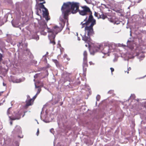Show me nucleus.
Returning a JSON list of instances; mask_svg holds the SVG:
<instances>
[{"mask_svg":"<svg viewBox=\"0 0 146 146\" xmlns=\"http://www.w3.org/2000/svg\"><path fill=\"white\" fill-rule=\"evenodd\" d=\"M108 46H110V49L111 51L112 49L114 48L115 47V45L113 43H110L109 44Z\"/></svg>","mask_w":146,"mask_h":146,"instance_id":"nucleus-22","label":"nucleus"},{"mask_svg":"<svg viewBox=\"0 0 146 146\" xmlns=\"http://www.w3.org/2000/svg\"><path fill=\"white\" fill-rule=\"evenodd\" d=\"M7 38L6 40V41L8 43H10L11 44L13 45L15 44V42L12 40V38L13 35H11L7 34Z\"/></svg>","mask_w":146,"mask_h":146,"instance_id":"nucleus-12","label":"nucleus"},{"mask_svg":"<svg viewBox=\"0 0 146 146\" xmlns=\"http://www.w3.org/2000/svg\"><path fill=\"white\" fill-rule=\"evenodd\" d=\"M39 24L40 25V29L42 31V33L44 30L47 27L46 23L45 21L41 20L39 22Z\"/></svg>","mask_w":146,"mask_h":146,"instance_id":"nucleus-8","label":"nucleus"},{"mask_svg":"<svg viewBox=\"0 0 146 146\" xmlns=\"http://www.w3.org/2000/svg\"><path fill=\"white\" fill-rule=\"evenodd\" d=\"M137 0V3H139L142 0Z\"/></svg>","mask_w":146,"mask_h":146,"instance_id":"nucleus-48","label":"nucleus"},{"mask_svg":"<svg viewBox=\"0 0 146 146\" xmlns=\"http://www.w3.org/2000/svg\"><path fill=\"white\" fill-rule=\"evenodd\" d=\"M83 74L84 76H86V67H83Z\"/></svg>","mask_w":146,"mask_h":146,"instance_id":"nucleus-24","label":"nucleus"},{"mask_svg":"<svg viewBox=\"0 0 146 146\" xmlns=\"http://www.w3.org/2000/svg\"><path fill=\"white\" fill-rule=\"evenodd\" d=\"M91 25H90L88 26H86L84 29V31L86 34H87V35L92 36L94 34V32L93 29V26Z\"/></svg>","mask_w":146,"mask_h":146,"instance_id":"nucleus-6","label":"nucleus"},{"mask_svg":"<svg viewBox=\"0 0 146 146\" xmlns=\"http://www.w3.org/2000/svg\"><path fill=\"white\" fill-rule=\"evenodd\" d=\"M23 80H22L21 79H19V81L18 82H21L22 81H23L25 80V78H23Z\"/></svg>","mask_w":146,"mask_h":146,"instance_id":"nucleus-40","label":"nucleus"},{"mask_svg":"<svg viewBox=\"0 0 146 146\" xmlns=\"http://www.w3.org/2000/svg\"><path fill=\"white\" fill-rule=\"evenodd\" d=\"M83 55L84 56L83 59H84L85 60L87 59V52L86 51H84L83 53Z\"/></svg>","mask_w":146,"mask_h":146,"instance_id":"nucleus-23","label":"nucleus"},{"mask_svg":"<svg viewBox=\"0 0 146 146\" xmlns=\"http://www.w3.org/2000/svg\"><path fill=\"white\" fill-rule=\"evenodd\" d=\"M43 121H44V122H46V123H47V122H48V121H45V120H43Z\"/></svg>","mask_w":146,"mask_h":146,"instance_id":"nucleus-58","label":"nucleus"},{"mask_svg":"<svg viewBox=\"0 0 146 146\" xmlns=\"http://www.w3.org/2000/svg\"><path fill=\"white\" fill-rule=\"evenodd\" d=\"M88 66L87 59L85 60L84 59H83V67H86V68L88 67Z\"/></svg>","mask_w":146,"mask_h":146,"instance_id":"nucleus-21","label":"nucleus"},{"mask_svg":"<svg viewBox=\"0 0 146 146\" xmlns=\"http://www.w3.org/2000/svg\"><path fill=\"white\" fill-rule=\"evenodd\" d=\"M11 107H10L7 110V114L8 115H9L10 114H11V111H10V109H11Z\"/></svg>","mask_w":146,"mask_h":146,"instance_id":"nucleus-27","label":"nucleus"},{"mask_svg":"<svg viewBox=\"0 0 146 146\" xmlns=\"http://www.w3.org/2000/svg\"><path fill=\"white\" fill-rule=\"evenodd\" d=\"M10 123V124H11V125H12V122L11 121Z\"/></svg>","mask_w":146,"mask_h":146,"instance_id":"nucleus-64","label":"nucleus"},{"mask_svg":"<svg viewBox=\"0 0 146 146\" xmlns=\"http://www.w3.org/2000/svg\"><path fill=\"white\" fill-rule=\"evenodd\" d=\"M97 15H98V13H96V12H95V13H94V15L96 17H97Z\"/></svg>","mask_w":146,"mask_h":146,"instance_id":"nucleus-47","label":"nucleus"},{"mask_svg":"<svg viewBox=\"0 0 146 146\" xmlns=\"http://www.w3.org/2000/svg\"><path fill=\"white\" fill-rule=\"evenodd\" d=\"M113 92L114 91L113 90H110L108 92V93L111 94L113 93Z\"/></svg>","mask_w":146,"mask_h":146,"instance_id":"nucleus-36","label":"nucleus"},{"mask_svg":"<svg viewBox=\"0 0 146 146\" xmlns=\"http://www.w3.org/2000/svg\"><path fill=\"white\" fill-rule=\"evenodd\" d=\"M34 63L35 64H36L37 63V61H36L34 60Z\"/></svg>","mask_w":146,"mask_h":146,"instance_id":"nucleus-52","label":"nucleus"},{"mask_svg":"<svg viewBox=\"0 0 146 146\" xmlns=\"http://www.w3.org/2000/svg\"><path fill=\"white\" fill-rule=\"evenodd\" d=\"M64 23H63L62 25L60 24V26H55L52 29L47 27V32L49 33L48 37L50 38L54 39L56 35L62 30L64 27Z\"/></svg>","mask_w":146,"mask_h":146,"instance_id":"nucleus-2","label":"nucleus"},{"mask_svg":"<svg viewBox=\"0 0 146 146\" xmlns=\"http://www.w3.org/2000/svg\"><path fill=\"white\" fill-rule=\"evenodd\" d=\"M141 57L143 58H144V56L143 55L142 56H141Z\"/></svg>","mask_w":146,"mask_h":146,"instance_id":"nucleus-61","label":"nucleus"},{"mask_svg":"<svg viewBox=\"0 0 146 146\" xmlns=\"http://www.w3.org/2000/svg\"><path fill=\"white\" fill-rule=\"evenodd\" d=\"M113 10L117 13L120 14H121L123 11L120 8H119L117 9L116 7L114 8L113 9Z\"/></svg>","mask_w":146,"mask_h":146,"instance_id":"nucleus-16","label":"nucleus"},{"mask_svg":"<svg viewBox=\"0 0 146 146\" xmlns=\"http://www.w3.org/2000/svg\"><path fill=\"white\" fill-rule=\"evenodd\" d=\"M13 132L16 134H20L22 133L21 127L19 126L16 125L13 131Z\"/></svg>","mask_w":146,"mask_h":146,"instance_id":"nucleus-13","label":"nucleus"},{"mask_svg":"<svg viewBox=\"0 0 146 146\" xmlns=\"http://www.w3.org/2000/svg\"><path fill=\"white\" fill-rule=\"evenodd\" d=\"M80 3L78 2H68L64 3L61 10L64 19H67L70 13L75 14L78 12Z\"/></svg>","mask_w":146,"mask_h":146,"instance_id":"nucleus-1","label":"nucleus"},{"mask_svg":"<svg viewBox=\"0 0 146 146\" xmlns=\"http://www.w3.org/2000/svg\"><path fill=\"white\" fill-rule=\"evenodd\" d=\"M38 95V94H36V95L33 97L32 99L34 100H35L36 98Z\"/></svg>","mask_w":146,"mask_h":146,"instance_id":"nucleus-39","label":"nucleus"},{"mask_svg":"<svg viewBox=\"0 0 146 146\" xmlns=\"http://www.w3.org/2000/svg\"><path fill=\"white\" fill-rule=\"evenodd\" d=\"M100 98V96L99 95H98L96 97V99L97 101H99Z\"/></svg>","mask_w":146,"mask_h":146,"instance_id":"nucleus-31","label":"nucleus"},{"mask_svg":"<svg viewBox=\"0 0 146 146\" xmlns=\"http://www.w3.org/2000/svg\"><path fill=\"white\" fill-rule=\"evenodd\" d=\"M16 10L19 12H20V3H16Z\"/></svg>","mask_w":146,"mask_h":146,"instance_id":"nucleus-19","label":"nucleus"},{"mask_svg":"<svg viewBox=\"0 0 146 146\" xmlns=\"http://www.w3.org/2000/svg\"><path fill=\"white\" fill-rule=\"evenodd\" d=\"M49 39H50V43H52L53 45H54L55 44V42L54 40H53L52 41H51V39H53V38H49Z\"/></svg>","mask_w":146,"mask_h":146,"instance_id":"nucleus-30","label":"nucleus"},{"mask_svg":"<svg viewBox=\"0 0 146 146\" xmlns=\"http://www.w3.org/2000/svg\"><path fill=\"white\" fill-rule=\"evenodd\" d=\"M92 12L90 13L89 15V16L88 19L87 20V17H86V18L84 20V22L86 21L87 24L90 25H91L92 24V26H94V25L96 24V21L95 19H94L93 16L92 15Z\"/></svg>","mask_w":146,"mask_h":146,"instance_id":"nucleus-5","label":"nucleus"},{"mask_svg":"<svg viewBox=\"0 0 146 146\" xmlns=\"http://www.w3.org/2000/svg\"><path fill=\"white\" fill-rule=\"evenodd\" d=\"M38 74H35L34 76V78H36L37 77H38Z\"/></svg>","mask_w":146,"mask_h":146,"instance_id":"nucleus-43","label":"nucleus"},{"mask_svg":"<svg viewBox=\"0 0 146 146\" xmlns=\"http://www.w3.org/2000/svg\"><path fill=\"white\" fill-rule=\"evenodd\" d=\"M30 96L29 95H27V98H30Z\"/></svg>","mask_w":146,"mask_h":146,"instance_id":"nucleus-57","label":"nucleus"},{"mask_svg":"<svg viewBox=\"0 0 146 146\" xmlns=\"http://www.w3.org/2000/svg\"><path fill=\"white\" fill-rule=\"evenodd\" d=\"M22 113L20 111H18L15 114V116L11 117L9 116V117L10 119L12 120H15L16 119H19L20 118Z\"/></svg>","mask_w":146,"mask_h":146,"instance_id":"nucleus-9","label":"nucleus"},{"mask_svg":"<svg viewBox=\"0 0 146 146\" xmlns=\"http://www.w3.org/2000/svg\"><path fill=\"white\" fill-rule=\"evenodd\" d=\"M63 104V103L62 102H61L60 105L62 106V104Z\"/></svg>","mask_w":146,"mask_h":146,"instance_id":"nucleus-56","label":"nucleus"},{"mask_svg":"<svg viewBox=\"0 0 146 146\" xmlns=\"http://www.w3.org/2000/svg\"><path fill=\"white\" fill-rule=\"evenodd\" d=\"M41 9H44L42 10L43 15L46 20L47 21L50 20V18L48 16L49 13L48 10L46 7H45L44 5L42 4H38V7H37V10H39L41 11Z\"/></svg>","mask_w":146,"mask_h":146,"instance_id":"nucleus-3","label":"nucleus"},{"mask_svg":"<svg viewBox=\"0 0 146 146\" xmlns=\"http://www.w3.org/2000/svg\"><path fill=\"white\" fill-rule=\"evenodd\" d=\"M53 130H54V129H50V132L51 133H52V131H53Z\"/></svg>","mask_w":146,"mask_h":146,"instance_id":"nucleus-46","label":"nucleus"},{"mask_svg":"<svg viewBox=\"0 0 146 146\" xmlns=\"http://www.w3.org/2000/svg\"><path fill=\"white\" fill-rule=\"evenodd\" d=\"M41 90V88H38L37 90V93L36 94H38L40 93Z\"/></svg>","mask_w":146,"mask_h":146,"instance_id":"nucleus-33","label":"nucleus"},{"mask_svg":"<svg viewBox=\"0 0 146 146\" xmlns=\"http://www.w3.org/2000/svg\"><path fill=\"white\" fill-rule=\"evenodd\" d=\"M85 23H83L84 21L81 22L80 25H81V28H83L84 27H85L86 26H88L89 25L87 24V23L86 21H85Z\"/></svg>","mask_w":146,"mask_h":146,"instance_id":"nucleus-18","label":"nucleus"},{"mask_svg":"<svg viewBox=\"0 0 146 146\" xmlns=\"http://www.w3.org/2000/svg\"><path fill=\"white\" fill-rule=\"evenodd\" d=\"M35 87L36 88H40L39 86H37L36 84H35Z\"/></svg>","mask_w":146,"mask_h":146,"instance_id":"nucleus-45","label":"nucleus"},{"mask_svg":"<svg viewBox=\"0 0 146 146\" xmlns=\"http://www.w3.org/2000/svg\"><path fill=\"white\" fill-rule=\"evenodd\" d=\"M46 3V2L45 1H44L42 3H40V4H44V3Z\"/></svg>","mask_w":146,"mask_h":146,"instance_id":"nucleus-49","label":"nucleus"},{"mask_svg":"<svg viewBox=\"0 0 146 146\" xmlns=\"http://www.w3.org/2000/svg\"><path fill=\"white\" fill-rule=\"evenodd\" d=\"M26 112V111H25V112H24V114L23 115V116H22V117H23L24 116V115H25V113Z\"/></svg>","mask_w":146,"mask_h":146,"instance_id":"nucleus-55","label":"nucleus"},{"mask_svg":"<svg viewBox=\"0 0 146 146\" xmlns=\"http://www.w3.org/2000/svg\"><path fill=\"white\" fill-rule=\"evenodd\" d=\"M3 57V56L2 54L0 53V62H1L2 60V58Z\"/></svg>","mask_w":146,"mask_h":146,"instance_id":"nucleus-34","label":"nucleus"},{"mask_svg":"<svg viewBox=\"0 0 146 146\" xmlns=\"http://www.w3.org/2000/svg\"><path fill=\"white\" fill-rule=\"evenodd\" d=\"M33 99H31L28 100H26V104L24 106V107L26 109L28 108V107L30 106H31L32 105L31 101Z\"/></svg>","mask_w":146,"mask_h":146,"instance_id":"nucleus-15","label":"nucleus"},{"mask_svg":"<svg viewBox=\"0 0 146 146\" xmlns=\"http://www.w3.org/2000/svg\"><path fill=\"white\" fill-rule=\"evenodd\" d=\"M100 16L99 18H102L103 19H104L106 18L107 17V16L103 14H102L101 15H100Z\"/></svg>","mask_w":146,"mask_h":146,"instance_id":"nucleus-25","label":"nucleus"},{"mask_svg":"<svg viewBox=\"0 0 146 146\" xmlns=\"http://www.w3.org/2000/svg\"><path fill=\"white\" fill-rule=\"evenodd\" d=\"M90 54H92L93 55H94V54L96 52L95 51L91 49H90Z\"/></svg>","mask_w":146,"mask_h":146,"instance_id":"nucleus-29","label":"nucleus"},{"mask_svg":"<svg viewBox=\"0 0 146 146\" xmlns=\"http://www.w3.org/2000/svg\"><path fill=\"white\" fill-rule=\"evenodd\" d=\"M82 10L78 9V12L80 15L82 16L86 15L89 13V14L92 13L90 8L86 5L81 6Z\"/></svg>","mask_w":146,"mask_h":146,"instance_id":"nucleus-4","label":"nucleus"},{"mask_svg":"<svg viewBox=\"0 0 146 146\" xmlns=\"http://www.w3.org/2000/svg\"><path fill=\"white\" fill-rule=\"evenodd\" d=\"M99 49H101V46H99Z\"/></svg>","mask_w":146,"mask_h":146,"instance_id":"nucleus-60","label":"nucleus"},{"mask_svg":"<svg viewBox=\"0 0 146 146\" xmlns=\"http://www.w3.org/2000/svg\"><path fill=\"white\" fill-rule=\"evenodd\" d=\"M131 68L130 67H129V68H127V73H129V71L130 70H131Z\"/></svg>","mask_w":146,"mask_h":146,"instance_id":"nucleus-41","label":"nucleus"},{"mask_svg":"<svg viewBox=\"0 0 146 146\" xmlns=\"http://www.w3.org/2000/svg\"><path fill=\"white\" fill-rule=\"evenodd\" d=\"M39 129H38V130H37V132L36 133V135H37V136H38V134H39Z\"/></svg>","mask_w":146,"mask_h":146,"instance_id":"nucleus-44","label":"nucleus"},{"mask_svg":"<svg viewBox=\"0 0 146 146\" xmlns=\"http://www.w3.org/2000/svg\"><path fill=\"white\" fill-rule=\"evenodd\" d=\"M20 21L19 19H15L11 21V23L13 27H18L19 26Z\"/></svg>","mask_w":146,"mask_h":146,"instance_id":"nucleus-14","label":"nucleus"},{"mask_svg":"<svg viewBox=\"0 0 146 146\" xmlns=\"http://www.w3.org/2000/svg\"><path fill=\"white\" fill-rule=\"evenodd\" d=\"M25 53H27V54L28 55H29L30 54H31V52H30V51L29 49H27L25 51Z\"/></svg>","mask_w":146,"mask_h":146,"instance_id":"nucleus-28","label":"nucleus"},{"mask_svg":"<svg viewBox=\"0 0 146 146\" xmlns=\"http://www.w3.org/2000/svg\"><path fill=\"white\" fill-rule=\"evenodd\" d=\"M130 97L134 99L135 98V96L134 94H131Z\"/></svg>","mask_w":146,"mask_h":146,"instance_id":"nucleus-37","label":"nucleus"},{"mask_svg":"<svg viewBox=\"0 0 146 146\" xmlns=\"http://www.w3.org/2000/svg\"><path fill=\"white\" fill-rule=\"evenodd\" d=\"M103 5L105 7V8H108V7H107V6L105 4H104Z\"/></svg>","mask_w":146,"mask_h":146,"instance_id":"nucleus-51","label":"nucleus"},{"mask_svg":"<svg viewBox=\"0 0 146 146\" xmlns=\"http://www.w3.org/2000/svg\"><path fill=\"white\" fill-rule=\"evenodd\" d=\"M110 46H108L107 44H105L104 47L102 50V53L106 54L111 52L110 49Z\"/></svg>","mask_w":146,"mask_h":146,"instance_id":"nucleus-11","label":"nucleus"},{"mask_svg":"<svg viewBox=\"0 0 146 146\" xmlns=\"http://www.w3.org/2000/svg\"><path fill=\"white\" fill-rule=\"evenodd\" d=\"M32 38L35 39L36 40H37L39 39V37L36 34H35L34 35H32Z\"/></svg>","mask_w":146,"mask_h":146,"instance_id":"nucleus-20","label":"nucleus"},{"mask_svg":"<svg viewBox=\"0 0 146 146\" xmlns=\"http://www.w3.org/2000/svg\"><path fill=\"white\" fill-rule=\"evenodd\" d=\"M120 23V22L119 21H118L117 19H116L115 22H114V24H116L117 25L118 24Z\"/></svg>","mask_w":146,"mask_h":146,"instance_id":"nucleus-32","label":"nucleus"},{"mask_svg":"<svg viewBox=\"0 0 146 146\" xmlns=\"http://www.w3.org/2000/svg\"><path fill=\"white\" fill-rule=\"evenodd\" d=\"M29 57L31 58H33V55L31 53V54H29Z\"/></svg>","mask_w":146,"mask_h":146,"instance_id":"nucleus-35","label":"nucleus"},{"mask_svg":"<svg viewBox=\"0 0 146 146\" xmlns=\"http://www.w3.org/2000/svg\"><path fill=\"white\" fill-rule=\"evenodd\" d=\"M117 58L115 57L113 59V61L114 62H115L117 61Z\"/></svg>","mask_w":146,"mask_h":146,"instance_id":"nucleus-38","label":"nucleus"},{"mask_svg":"<svg viewBox=\"0 0 146 146\" xmlns=\"http://www.w3.org/2000/svg\"><path fill=\"white\" fill-rule=\"evenodd\" d=\"M11 17V15L9 13H8L6 14L3 18L0 17V26L4 24V23L7 21V19L8 17Z\"/></svg>","mask_w":146,"mask_h":146,"instance_id":"nucleus-7","label":"nucleus"},{"mask_svg":"<svg viewBox=\"0 0 146 146\" xmlns=\"http://www.w3.org/2000/svg\"><path fill=\"white\" fill-rule=\"evenodd\" d=\"M3 86H5L6 85V84H4V83H3Z\"/></svg>","mask_w":146,"mask_h":146,"instance_id":"nucleus-59","label":"nucleus"},{"mask_svg":"<svg viewBox=\"0 0 146 146\" xmlns=\"http://www.w3.org/2000/svg\"><path fill=\"white\" fill-rule=\"evenodd\" d=\"M110 70H111V73H112V72H113V71H114V69H113V68H110Z\"/></svg>","mask_w":146,"mask_h":146,"instance_id":"nucleus-42","label":"nucleus"},{"mask_svg":"<svg viewBox=\"0 0 146 146\" xmlns=\"http://www.w3.org/2000/svg\"><path fill=\"white\" fill-rule=\"evenodd\" d=\"M67 58L68 60H70V59L69 58Z\"/></svg>","mask_w":146,"mask_h":146,"instance_id":"nucleus-63","label":"nucleus"},{"mask_svg":"<svg viewBox=\"0 0 146 146\" xmlns=\"http://www.w3.org/2000/svg\"><path fill=\"white\" fill-rule=\"evenodd\" d=\"M67 56L66 54H64V57L66 58V56Z\"/></svg>","mask_w":146,"mask_h":146,"instance_id":"nucleus-54","label":"nucleus"},{"mask_svg":"<svg viewBox=\"0 0 146 146\" xmlns=\"http://www.w3.org/2000/svg\"><path fill=\"white\" fill-rule=\"evenodd\" d=\"M3 91L0 92V96H1V94L3 93Z\"/></svg>","mask_w":146,"mask_h":146,"instance_id":"nucleus-53","label":"nucleus"},{"mask_svg":"<svg viewBox=\"0 0 146 146\" xmlns=\"http://www.w3.org/2000/svg\"><path fill=\"white\" fill-rule=\"evenodd\" d=\"M116 19H117L115 18V17H113L111 18H108V20L110 22H111L113 24L115 22Z\"/></svg>","mask_w":146,"mask_h":146,"instance_id":"nucleus-17","label":"nucleus"},{"mask_svg":"<svg viewBox=\"0 0 146 146\" xmlns=\"http://www.w3.org/2000/svg\"><path fill=\"white\" fill-rule=\"evenodd\" d=\"M53 61L56 64V65L57 66L59 65V62L56 59H52Z\"/></svg>","mask_w":146,"mask_h":146,"instance_id":"nucleus-26","label":"nucleus"},{"mask_svg":"<svg viewBox=\"0 0 146 146\" xmlns=\"http://www.w3.org/2000/svg\"><path fill=\"white\" fill-rule=\"evenodd\" d=\"M18 137H20V138H22L23 137V136L22 135L21 136H20L19 135L18 136Z\"/></svg>","mask_w":146,"mask_h":146,"instance_id":"nucleus-50","label":"nucleus"},{"mask_svg":"<svg viewBox=\"0 0 146 146\" xmlns=\"http://www.w3.org/2000/svg\"><path fill=\"white\" fill-rule=\"evenodd\" d=\"M78 40H80V39L79 37H78Z\"/></svg>","mask_w":146,"mask_h":146,"instance_id":"nucleus-62","label":"nucleus"},{"mask_svg":"<svg viewBox=\"0 0 146 146\" xmlns=\"http://www.w3.org/2000/svg\"><path fill=\"white\" fill-rule=\"evenodd\" d=\"M81 35L82 37V40L85 41V42L88 43L91 41V40L90 38L91 36L87 35V34H86L85 33L84 35L82 36L81 34Z\"/></svg>","mask_w":146,"mask_h":146,"instance_id":"nucleus-10","label":"nucleus"}]
</instances>
